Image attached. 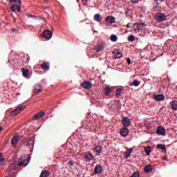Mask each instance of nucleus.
Here are the masks:
<instances>
[{
    "mask_svg": "<svg viewBox=\"0 0 177 177\" xmlns=\"http://www.w3.org/2000/svg\"><path fill=\"white\" fill-rule=\"evenodd\" d=\"M52 35H53V33L50 30H45L43 32V37L46 39H50V38H52Z\"/></svg>",
    "mask_w": 177,
    "mask_h": 177,
    "instance_id": "0eeeda50",
    "label": "nucleus"
},
{
    "mask_svg": "<svg viewBox=\"0 0 177 177\" xmlns=\"http://www.w3.org/2000/svg\"><path fill=\"white\" fill-rule=\"evenodd\" d=\"M129 42H133L135 41V36L133 35H130L127 37Z\"/></svg>",
    "mask_w": 177,
    "mask_h": 177,
    "instance_id": "7c9ffc66",
    "label": "nucleus"
},
{
    "mask_svg": "<svg viewBox=\"0 0 177 177\" xmlns=\"http://www.w3.org/2000/svg\"><path fill=\"white\" fill-rule=\"evenodd\" d=\"M144 171L147 174H150V172H151L153 171V167L150 164L147 165L144 167Z\"/></svg>",
    "mask_w": 177,
    "mask_h": 177,
    "instance_id": "f3484780",
    "label": "nucleus"
},
{
    "mask_svg": "<svg viewBox=\"0 0 177 177\" xmlns=\"http://www.w3.org/2000/svg\"><path fill=\"white\" fill-rule=\"evenodd\" d=\"M83 158L84 159V161L86 162H89L90 161H92V160H93V155L90 152H85L84 153Z\"/></svg>",
    "mask_w": 177,
    "mask_h": 177,
    "instance_id": "20e7f679",
    "label": "nucleus"
},
{
    "mask_svg": "<svg viewBox=\"0 0 177 177\" xmlns=\"http://www.w3.org/2000/svg\"><path fill=\"white\" fill-rule=\"evenodd\" d=\"M49 175V171L48 170H44L41 171L39 177H48Z\"/></svg>",
    "mask_w": 177,
    "mask_h": 177,
    "instance_id": "bb28decb",
    "label": "nucleus"
},
{
    "mask_svg": "<svg viewBox=\"0 0 177 177\" xmlns=\"http://www.w3.org/2000/svg\"><path fill=\"white\" fill-rule=\"evenodd\" d=\"M110 39L112 42H117V41H118V37L115 35H111Z\"/></svg>",
    "mask_w": 177,
    "mask_h": 177,
    "instance_id": "c756f323",
    "label": "nucleus"
},
{
    "mask_svg": "<svg viewBox=\"0 0 177 177\" xmlns=\"http://www.w3.org/2000/svg\"><path fill=\"white\" fill-rule=\"evenodd\" d=\"M41 67L44 71H48V70H49V62H44L41 64Z\"/></svg>",
    "mask_w": 177,
    "mask_h": 177,
    "instance_id": "aec40b11",
    "label": "nucleus"
},
{
    "mask_svg": "<svg viewBox=\"0 0 177 177\" xmlns=\"http://www.w3.org/2000/svg\"><path fill=\"white\" fill-rule=\"evenodd\" d=\"M30 157L27 159H24L22 160H19L18 162H15L14 163L15 168H17V167H27L28 165V162H30Z\"/></svg>",
    "mask_w": 177,
    "mask_h": 177,
    "instance_id": "f257e3e1",
    "label": "nucleus"
},
{
    "mask_svg": "<svg viewBox=\"0 0 177 177\" xmlns=\"http://www.w3.org/2000/svg\"><path fill=\"white\" fill-rule=\"evenodd\" d=\"M120 133L123 138H125L129 134V129L127 127H122L120 130Z\"/></svg>",
    "mask_w": 177,
    "mask_h": 177,
    "instance_id": "9b49d317",
    "label": "nucleus"
},
{
    "mask_svg": "<svg viewBox=\"0 0 177 177\" xmlns=\"http://www.w3.org/2000/svg\"><path fill=\"white\" fill-rule=\"evenodd\" d=\"M68 165H71V167L74 166V160H70L68 162Z\"/></svg>",
    "mask_w": 177,
    "mask_h": 177,
    "instance_id": "e433bc0d",
    "label": "nucleus"
},
{
    "mask_svg": "<svg viewBox=\"0 0 177 177\" xmlns=\"http://www.w3.org/2000/svg\"><path fill=\"white\" fill-rule=\"evenodd\" d=\"M10 9L12 12H16V7L15 6V4L12 3Z\"/></svg>",
    "mask_w": 177,
    "mask_h": 177,
    "instance_id": "f704fd0d",
    "label": "nucleus"
},
{
    "mask_svg": "<svg viewBox=\"0 0 177 177\" xmlns=\"http://www.w3.org/2000/svg\"><path fill=\"white\" fill-rule=\"evenodd\" d=\"M95 49L96 52H100V50H103V49H104V45H101V44H97L95 47Z\"/></svg>",
    "mask_w": 177,
    "mask_h": 177,
    "instance_id": "393cba45",
    "label": "nucleus"
},
{
    "mask_svg": "<svg viewBox=\"0 0 177 177\" xmlns=\"http://www.w3.org/2000/svg\"><path fill=\"white\" fill-rule=\"evenodd\" d=\"M171 104V110H174V111H176L177 110V101L173 100L170 102Z\"/></svg>",
    "mask_w": 177,
    "mask_h": 177,
    "instance_id": "412c9836",
    "label": "nucleus"
},
{
    "mask_svg": "<svg viewBox=\"0 0 177 177\" xmlns=\"http://www.w3.org/2000/svg\"><path fill=\"white\" fill-rule=\"evenodd\" d=\"M17 143H19V142L17 141V138L14 136L11 140V145L13 147H16V145H17Z\"/></svg>",
    "mask_w": 177,
    "mask_h": 177,
    "instance_id": "a878e982",
    "label": "nucleus"
},
{
    "mask_svg": "<svg viewBox=\"0 0 177 177\" xmlns=\"http://www.w3.org/2000/svg\"><path fill=\"white\" fill-rule=\"evenodd\" d=\"M16 6H17V12H20V10H21L20 4H18V5H17Z\"/></svg>",
    "mask_w": 177,
    "mask_h": 177,
    "instance_id": "ea45409f",
    "label": "nucleus"
},
{
    "mask_svg": "<svg viewBox=\"0 0 177 177\" xmlns=\"http://www.w3.org/2000/svg\"><path fill=\"white\" fill-rule=\"evenodd\" d=\"M94 174L95 175H99L100 174H103V167L102 165H97L94 168Z\"/></svg>",
    "mask_w": 177,
    "mask_h": 177,
    "instance_id": "9d476101",
    "label": "nucleus"
},
{
    "mask_svg": "<svg viewBox=\"0 0 177 177\" xmlns=\"http://www.w3.org/2000/svg\"><path fill=\"white\" fill-rule=\"evenodd\" d=\"M129 86H139V85H140V82H139L137 80H134L133 81V82H129Z\"/></svg>",
    "mask_w": 177,
    "mask_h": 177,
    "instance_id": "a211bd4d",
    "label": "nucleus"
},
{
    "mask_svg": "<svg viewBox=\"0 0 177 177\" xmlns=\"http://www.w3.org/2000/svg\"><path fill=\"white\" fill-rule=\"evenodd\" d=\"M81 86L84 89H91L92 88V83L89 81H84L81 84Z\"/></svg>",
    "mask_w": 177,
    "mask_h": 177,
    "instance_id": "f8f14e48",
    "label": "nucleus"
},
{
    "mask_svg": "<svg viewBox=\"0 0 177 177\" xmlns=\"http://www.w3.org/2000/svg\"><path fill=\"white\" fill-rule=\"evenodd\" d=\"M5 164V158H0V165H3Z\"/></svg>",
    "mask_w": 177,
    "mask_h": 177,
    "instance_id": "c9c22d12",
    "label": "nucleus"
},
{
    "mask_svg": "<svg viewBox=\"0 0 177 177\" xmlns=\"http://www.w3.org/2000/svg\"><path fill=\"white\" fill-rule=\"evenodd\" d=\"M28 17H35V15H29Z\"/></svg>",
    "mask_w": 177,
    "mask_h": 177,
    "instance_id": "a18cd8bd",
    "label": "nucleus"
},
{
    "mask_svg": "<svg viewBox=\"0 0 177 177\" xmlns=\"http://www.w3.org/2000/svg\"><path fill=\"white\" fill-rule=\"evenodd\" d=\"M133 149L131 148V149H129V151H131V153H132V151H133Z\"/></svg>",
    "mask_w": 177,
    "mask_h": 177,
    "instance_id": "de8ad7c7",
    "label": "nucleus"
},
{
    "mask_svg": "<svg viewBox=\"0 0 177 177\" xmlns=\"http://www.w3.org/2000/svg\"><path fill=\"white\" fill-rule=\"evenodd\" d=\"M156 133H158V135H161L162 136H165V128H164L162 126L158 127Z\"/></svg>",
    "mask_w": 177,
    "mask_h": 177,
    "instance_id": "ddd939ff",
    "label": "nucleus"
},
{
    "mask_svg": "<svg viewBox=\"0 0 177 177\" xmlns=\"http://www.w3.org/2000/svg\"><path fill=\"white\" fill-rule=\"evenodd\" d=\"M34 89H36V91H42V86L39 84H35L34 86Z\"/></svg>",
    "mask_w": 177,
    "mask_h": 177,
    "instance_id": "473e14b6",
    "label": "nucleus"
},
{
    "mask_svg": "<svg viewBox=\"0 0 177 177\" xmlns=\"http://www.w3.org/2000/svg\"><path fill=\"white\" fill-rule=\"evenodd\" d=\"M28 146H34V142L32 141H30L29 142H28Z\"/></svg>",
    "mask_w": 177,
    "mask_h": 177,
    "instance_id": "79ce46f5",
    "label": "nucleus"
},
{
    "mask_svg": "<svg viewBox=\"0 0 177 177\" xmlns=\"http://www.w3.org/2000/svg\"><path fill=\"white\" fill-rule=\"evenodd\" d=\"M22 75L25 78H28V77L30 75V70L26 69V68H23L22 69Z\"/></svg>",
    "mask_w": 177,
    "mask_h": 177,
    "instance_id": "6ab92c4d",
    "label": "nucleus"
},
{
    "mask_svg": "<svg viewBox=\"0 0 177 177\" xmlns=\"http://www.w3.org/2000/svg\"><path fill=\"white\" fill-rule=\"evenodd\" d=\"M44 116H45V111H40V112L35 114L32 120H39L40 118H42V117H44Z\"/></svg>",
    "mask_w": 177,
    "mask_h": 177,
    "instance_id": "2eb2a0df",
    "label": "nucleus"
},
{
    "mask_svg": "<svg viewBox=\"0 0 177 177\" xmlns=\"http://www.w3.org/2000/svg\"><path fill=\"white\" fill-rule=\"evenodd\" d=\"M127 28H129V26L127 25Z\"/></svg>",
    "mask_w": 177,
    "mask_h": 177,
    "instance_id": "8fccbe9b",
    "label": "nucleus"
},
{
    "mask_svg": "<svg viewBox=\"0 0 177 177\" xmlns=\"http://www.w3.org/2000/svg\"><path fill=\"white\" fill-rule=\"evenodd\" d=\"M94 20H95V21H98L99 23H100V21H102V18L100 17V14H95L94 15Z\"/></svg>",
    "mask_w": 177,
    "mask_h": 177,
    "instance_id": "c85d7f7f",
    "label": "nucleus"
},
{
    "mask_svg": "<svg viewBox=\"0 0 177 177\" xmlns=\"http://www.w3.org/2000/svg\"><path fill=\"white\" fill-rule=\"evenodd\" d=\"M122 124L124 128H128L131 125V120L127 117H123L122 119Z\"/></svg>",
    "mask_w": 177,
    "mask_h": 177,
    "instance_id": "423d86ee",
    "label": "nucleus"
},
{
    "mask_svg": "<svg viewBox=\"0 0 177 177\" xmlns=\"http://www.w3.org/2000/svg\"><path fill=\"white\" fill-rule=\"evenodd\" d=\"M145 28V24L143 23H140V24H135L133 26V30L134 31H137L139 32V31H142Z\"/></svg>",
    "mask_w": 177,
    "mask_h": 177,
    "instance_id": "7ed1b4c3",
    "label": "nucleus"
},
{
    "mask_svg": "<svg viewBox=\"0 0 177 177\" xmlns=\"http://www.w3.org/2000/svg\"><path fill=\"white\" fill-rule=\"evenodd\" d=\"M132 3H138L139 0H131Z\"/></svg>",
    "mask_w": 177,
    "mask_h": 177,
    "instance_id": "37998d69",
    "label": "nucleus"
},
{
    "mask_svg": "<svg viewBox=\"0 0 177 177\" xmlns=\"http://www.w3.org/2000/svg\"><path fill=\"white\" fill-rule=\"evenodd\" d=\"M153 99L156 102H162V100H165V95L164 94H153Z\"/></svg>",
    "mask_w": 177,
    "mask_h": 177,
    "instance_id": "1a4fd4ad",
    "label": "nucleus"
},
{
    "mask_svg": "<svg viewBox=\"0 0 177 177\" xmlns=\"http://www.w3.org/2000/svg\"><path fill=\"white\" fill-rule=\"evenodd\" d=\"M10 3H15V6L17 5H21V1L20 0H10L9 1Z\"/></svg>",
    "mask_w": 177,
    "mask_h": 177,
    "instance_id": "cd10ccee",
    "label": "nucleus"
},
{
    "mask_svg": "<svg viewBox=\"0 0 177 177\" xmlns=\"http://www.w3.org/2000/svg\"><path fill=\"white\" fill-rule=\"evenodd\" d=\"M2 126H0V132L2 131Z\"/></svg>",
    "mask_w": 177,
    "mask_h": 177,
    "instance_id": "49530a36",
    "label": "nucleus"
},
{
    "mask_svg": "<svg viewBox=\"0 0 177 177\" xmlns=\"http://www.w3.org/2000/svg\"><path fill=\"white\" fill-rule=\"evenodd\" d=\"M111 92H112V91L110 87H105L104 88V95H105L106 96H109V95H110V93H111Z\"/></svg>",
    "mask_w": 177,
    "mask_h": 177,
    "instance_id": "4be33fe9",
    "label": "nucleus"
},
{
    "mask_svg": "<svg viewBox=\"0 0 177 177\" xmlns=\"http://www.w3.org/2000/svg\"><path fill=\"white\" fill-rule=\"evenodd\" d=\"M121 93H122V88H118L115 91L116 96H121Z\"/></svg>",
    "mask_w": 177,
    "mask_h": 177,
    "instance_id": "2f4dec72",
    "label": "nucleus"
},
{
    "mask_svg": "<svg viewBox=\"0 0 177 177\" xmlns=\"http://www.w3.org/2000/svg\"><path fill=\"white\" fill-rule=\"evenodd\" d=\"M92 150L95 154V157H98L102 153V146H96L95 147L93 148Z\"/></svg>",
    "mask_w": 177,
    "mask_h": 177,
    "instance_id": "39448f33",
    "label": "nucleus"
},
{
    "mask_svg": "<svg viewBox=\"0 0 177 177\" xmlns=\"http://www.w3.org/2000/svg\"><path fill=\"white\" fill-rule=\"evenodd\" d=\"M24 109H26V106H19L15 109H14L13 111L10 113V115L12 116L17 115V114H19V113H20L22 110H24Z\"/></svg>",
    "mask_w": 177,
    "mask_h": 177,
    "instance_id": "6e6552de",
    "label": "nucleus"
},
{
    "mask_svg": "<svg viewBox=\"0 0 177 177\" xmlns=\"http://www.w3.org/2000/svg\"><path fill=\"white\" fill-rule=\"evenodd\" d=\"M33 92H34V93H35V95H37V93H39V92H41V91H39L38 90L34 88Z\"/></svg>",
    "mask_w": 177,
    "mask_h": 177,
    "instance_id": "a19ab883",
    "label": "nucleus"
},
{
    "mask_svg": "<svg viewBox=\"0 0 177 177\" xmlns=\"http://www.w3.org/2000/svg\"><path fill=\"white\" fill-rule=\"evenodd\" d=\"M139 173L138 172H134L131 176V177H139Z\"/></svg>",
    "mask_w": 177,
    "mask_h": 177,
    "instance_id": "4c0bfd02",
    "label": "nucleus"
},
{
    "mask_svg": "<svg viewBox=\"0 0 177 177\" xmlns=\"http://www.w3.org/2000/svg\"><path fill=\"white\" fill-rule=\"evenodd\" d=\"M167 16L160 12H156V17H155V20L158 21V23H162V21H165L167 20Z\"/></svg>",
    "mask_w": 177,
    "mask_h": 177,
    "instance_id": "f03ea898",
    "label": "nucleus"
},
{
    "mask_svg": "<svg viewBox=\"0 0 177 177\" xmlns=\"http://www.w3.org/2000/svg\"><path fill=\"white\" fill-rule=\"evenodd\" d=\"M106 21L109 24H113V23H115V17L113 16H108L106 17Z\"/></svg>",
    "mask_w": 177,
    "mask_h": 177,
    "instance_id": "dca6fc26",
    "label": "nucleus"
},
{
    "mask_svg": "<svg viewBox=\"0 0 177 177\" xmlns=\"http://www.w3.org/2000/svg\"><path fill=\"white\" fill-rule=\"evenodd\" d=\"M44 1H48V0H44Z\"/></svg>",
    "mask_w": 177,
    "mask_h": 177,
    "instance_id": "3c124183",
    "label": "nucleus"
},
{
    "mask_svg": "<svg viewBox=\"0 0 177 177\" xmlns=\"http://www.w3.org/2000/svg\"><path fill=\"white\" fill-rule=\"evenodd\" d=\"M127 64L129 65L131 64V59L130 58H127Z\"/></svg>",
    "mask_w": 177,
    "mask_h": 177,
    "instance_id": "c03bdc74",
    "label": "nucleus"
},
{
    "mask_svg": "<svg viewBox=\"0 0 177 177\" xmlns=\"http://www.w3.org/2000/svg\"><path fill=\"white\" fill-rule=\"evenodd\" d=\"M112 53L115 55V59H121L122 57V53L120 52V49L113 50Z\"/></svg>",
    "mask_w": 177,
    "mask_h": 177,
    "instance_id": "4468645a",
    "label": "nucleus"
},
{
    "mask_svg": "<svg viewBox=\"0 0 177 177\" xmlns=\"http://www.w3.org/2000/svg\"><path fill=\"white\" fill-rule=\"evenodd\" d=\"M83 2H88V0H82Z\"/></svg>",
    "mask_w": 177,
    "mask_h": 177,
    "instance_id": "09e8293b",
    "label": "nucleus"
},
{
    "mask_svg": "<svg viewBox=\"0 0 177 177\" xmlns=\"http://www.w3.org/2000/svg\"><path fill=\"white\" fill-rule=\"evenodd\" d=\"M144 151L147 154V156H150V153H151V147L148 146L144 147Z\"/></svg>",
    "mask_w": 177,
    "mask_h": 177,
    "instance_id": "b1692460",
    "label": "nucleus"
},
{
    "mask_svg": "<svg viewBox=\"0 0 177 177\" xmlns=\"http://www.w3.org/2000/svg\"><path fill=\"white\" fill-rule=\"evenodd\" d=\"M124 156L125 158H128L131 157V151H125Z\"/></svg>",
    "mask_w": 177,
    "mask_h": 177,
    "instance_id": "72a5a7b5",
    "label": "nucleus"
},
{
    "mask_svg": "<svg viewBox=\"0 0 177 177\" xmlns=\"http://www.w3.org/2000/svg\"><path fill=\"white\" fill-rule=\"evenodd\" d=\"M14 138H16L17 142H20V140H21V137L20 136H15Z\"/></svg>",
    "mask_w": 177,
    "mask_h": 177,
    "instance_id": "58836bf2",
    "label": "nucleus"
},
{
    "mask_svg": "<svg viewBox=\"0 0 177 177\" xmlns=\"http://www.w3.org/2000/svg\"><path fill=\"white\" fill-rule=\"evenodd\" d=\"M156 149H158L159 150H163V151H165V153L167 152V147H165L164 145L162 144H158L156 146Z\"/></svg>",
    "mask_w": 177,
    "mask_h": 177,
    "instance_id": "5701e85b",
    "label": "nucleus"
}]
</instances>
